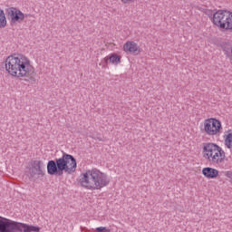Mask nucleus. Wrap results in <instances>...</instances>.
<instances>
[{
	"instance_id": "nucleus-1",
	"label": "nucleus",
	"mask_w": 232,
	"mask_h": 232,
	"mask_svg": "<svg viewBox=\"0 0 232 232\" xmlns=\"http://www.w3.org/2000/svg\"><path fill=\"white\" fill-rule=\"evenodd\" d=\"M5 71L11 77L25 78L27 82H35V69L30 63V59L21 53H14L5 61Z\"/></svg>"
},
{
	"instance_id": "nucleus-2",
	"label": "nucleus",
	"mask_w": 232,
	"mask_h": 232,
	"mask_svg": "<svg viewBox=\"0 0 232 232\" xmlns=\"http://www.w3.org/2000/svg\"><path fill=\"white\" fill-rule=\"evenodd\" d=\"M77 171V160L71 154L63 152V156L55 160H51L47 163L48 175L55 177H63L66 175H73Z\"/></svg>"
},
{
	"instance_id": "nucleus-3",
	"label": "nucleus",
	"mask_w": 232,
	"mask_h": 232,
	"mask_svg": "<svg viewBox=\"0 0 232 232\" xmlns=\"http://www.w3.org/2000/svg\"><path fill=\"white\" fill-rule=\"evenodd\" d=\"M79 183L82 188L95 191V189H102V188H106V186L110 184V179H108V176L101 170L92 169L86 170V172L80 175Z\"/></svg>"
},
{
	"instance_id": "nucleus-4",
	"label": "nucleus",
	"mask_w": 232,
	"mask_h": 232,
	"mask_svg": "<svg viewBox=\"0 0 232 232\" xmlns=\"http://www.w3.org/2000/svg\"><path fill=\"white\" fill-rule=\"evenodd\" d=\"M213 24L222 30L232 32V13L227 10H218L210 15Z\"/></svg>"
},
{
	"instance_id": "nucleus-5",
	"label": "nucleus",
	"mask_w": 232,
	"mask_h": 232,
	"mask_svg": "<svg viewBox=\"0 0 232 232\" xmlns=\"http://www.w3.org/2000/svg\"><path fill=\"white\" fill-rule=\"evenodd\" d=\"M222 130V122L216 118H208L204 121V131L207 135H218Z\"/></svg>"
},
{
	"instance_id": "nucleus-6",
	"label": "nucleus",
	"mask_w": 232,
	"mask_h": 232,
	"mask_svg": "<svg viewBox=\"0 0 232 232\" xmlns=\"http://www.w3.org/2000/svg\"><path fill=\"white\" fill-rule=\"evenodd\" d=\"M5 14L8 21H10L11 24H17V23H23L25 17H31V14H26L22 13L16 7H8L5 9Z\"/></svg>"
},
{
	"instance_id": "nucleus-7",
	"label": "nucleus",
	"mask_w": 232,
	"mask_h": 232,
	"mask_svg": "<svg viewBox=\"0 0 232 232\" xmlns=\"http://www.w3.org/2000/svg\"><path fill=\"white\" fill-rule=\"evenodd\" d=\"M29 175L31 179H41L46 175L45 165L43 160H33L29 168Z\"/></svg>"
},
{
	"instance_id": "nucleus-8",
	"label": "nucleus",
	"mask_w": 232,
	"mask_h": 232,
	"mask_svg": "<svg viewBox=\"0 0 232 232\" xmlns=\"http://www.w3.org/2000/svg\"><path fill=\"white\" fill-rule=\"evenodd\" d=\"M41 232V228L39 227L28 225L25 223H21L13 220L11 222L10 232Z\"/></svg>"
},
{
	"instance_id": "nucleus-9",
	"label": "nucleus",
	"mask_w": 232,
	"mask_h": 232,
	"mask_svg": "<svg viewBox=\"0 0 232 232\" xmlns=\"http://www.w3.org/2000/svg\"><path fill=\"white\" fill-rule=\"evenodd\" d=\"M217 150H218V145L214 143H207L203 148L205 159H208V160L211 162V159H213L215 156Z\"/></svg>"
},
{
	"instance_id": "nucleus-10",
	"label": "nucleus",
	"mask_w": 232,
	"mask_h": 232,
	"mask_svg": "<svg viewBox=\"0 0 232 232\" xmlns=\"http://www.w3.org/2000/svg\"><path fill=\"white\" fill-rule=\"evenodd\" d=\"M123 52L126 53H132L133 55H139L140 53V47L135 42H127L123 45Z\"/></svg>"
},
{
	"instance_id": "nucleus-11",
	"label": "nucleus",
	"mask_w": 232,
	"mask_h": 232,
	"mask_svg": "<svg viewBox=\"0 0 232 232\" xmlns=\"http://www.w3.org/2000/svg\"><path fill=\"white\" fill-rule=\"evenodd\" d=\"M224 159H226V152H224L222 148L218 146L214 156L210 160V162H213V164H220L221 162H224Z\"/></svg>"
},
{
	"instance_id": "nucleus-12",
	"label": "nucleus",
	"mask_w": 232,
	"mask_h": 232,
	"mask_svg": "<svg viewBox=\"0 0 232 232\" xmlns=\"http://www.w3.org/2000/svg\"><path fill=\"white\" fill-rule=\"evenodd\" d=\"M12 221V219H8L0 216V232H10Z\"/></svg>"
},
{
	"instance_id": "nucleus-13",
	"label": "nucleus",
	"mask_w": 232,
	"mask_h": 232,
	"mask_svg": "<svg viewBox=\"0 0 232 232\" xmlns=\"http://www.w3.org/2000/svg\"><path fill=\"white\" fill-rule=\"evenodd\" d=\"M202 174L207 179H217V177H218V170L217 169L207 167L202 169Z\"/></svg>"
},
{
	"instance_id": "nucleus-14",
	"label": "nucleus",
	"mask_w": 232,
	"mask_h": 232,
	"mask_svg": "<svg viewBox=\"0 0 232 232\" xmlns=\"http://www.w3.org/2000/svg\"><path fill=\"white\" fill-rule=\"evenodd\" d=\"M0 28H6V16L2 9H0Z\"/></svg>"
},
{
	"instance_id": "nucleus-15",
	"label": "nucleus",
	"mask_w": 232,
	"mask_h": 232,
	"mask_svg": "<svg viewBox=\"0 0 232 232\" xmlns=\"http://www.w3.org/2000/svg\"><path fill=\"white\" fill-rule=\"evenodd\" d=\"M109 61H110V63H111L112 64H119V63H121V56L117 55V53H112V54L109 57Z\"/></svg>"
},
{
	"instance_id": "nucleus-16",
	"label": "nucleus",
	"mask_w": 232,
	"mask_h": 232,
	"mask_svg": "<svg viewBox=\"0 0 232 232\" xmlns=\"http://www.w3.org/2000/svg\"><path fill=\"white\" fill-rule=\"evenodd\" d=\"M225 144L228 150H232V132L227 135Z\"/></svg>"
},
{
	"instance_id": "nucleus-17",
	"label": "nucleus",
	"mask_w": 232,
	"mask_h": 232,
	"mask_svg": "<svg viewBox=\"0 0 232 232\" xmlns=\"http://www.w3.org/2000/svg\"><path fill=\"white\" fill-rule=\"evenodd\" d=\"M96 231L97 232H111V230H110V228H108L106 227H96Z\"/></svg>"
},
{
	"instance_id": "nucleus-18",
	"label": "nucleus",
	"mask_w": 232,
	"mask_h": 232,
	"mask_svg": "<svg viewBox=\"0 0 232 232\" xmlns=\"http://www.w3.org/2000/svg\"><path fill=\"white\" fill-rule=\"evenodd\" d=\"M123 5H130V3H135L136 0H121Z\"/></svg>"
},
{
	"instance_id": "nucleus-19",
	"label": "nucleus",
	"mask_w": 232,
	"mask_h": 232,
	"mask_svg": "<svg viewBox=\"0 0 232 232\" xmlns=\"http://www.w3.org/2000/svg\"><path fill=\"white\" fill-rule=\"evenodd\" d=\"M109 61H110V57H105L103 59L104 64L108 65Z\"/></svg>"
},
{
	"instance_id": "nucleus-20",
	"label": "nucleus",
	"mask_w": 232,
	"mask_h": 232,
	"mask_svg": "<svg viewBox=\"0 0 232 232\" xmlns=\"http://www.w3.org/2000/svg\"><path fill=\"white\" fill-rule=\"evenodd\" d=\"M227 177H228L229 179H231V177H232V172H227Z\"/></svg>"
},
{
	"instance_id": "nucleus-21",
	"label": "nucleus",
	"mask_w": 232,
	"mask_h": 232,
	"mask_svg": "<svg viewBox=\"0 0 232 232\" xmlns=\"http://www.w3.org/2000/svg\"><path fill=\"white\" fill-rule=\"evenodd\" d=\"M98 140H102V139H101V138H98Z\"/></svg>"
}]
</instances>
